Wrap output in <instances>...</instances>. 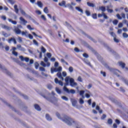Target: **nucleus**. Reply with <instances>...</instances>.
I'll return each instance as SVG.
<instances>
[{
  "label": "nucleus",
  "mask_w": 128,
  "mask_h": 128,
  "mask_svg": "<svg viewBox=\"0 0 128 128\" xmlns=\"http://www.w3.org/2000/svg\"><path fill=\"white\" fill-rule=\"evenodd\" d=\"M92 88V84H89L87 86V88L88 90H90V88Z\"/></svg>",
  "instance_id": "5fc2aeb1"
},
{
  "label": "nucleus",
  "mask_w": 128,
  "mask_h": 128,
  "mask_svg": "<svg viewBox=\"0 0 128 128\" xmlns=\"http://www.w3.org/2000/svg\"><path fill=\"white\" fill-rule=\"evenodd\" d=\"M27 28H28V30H34V28H32V26H30V25H28Z\"/></svg>",
  "instance_id": "de8ad7c7"
},
{
  "label": "nucleus",
  "mask_w": 128,
  "mask_h": 128,
  "mask_svg": "<svg viewBox=\"0 0 128 128\" xmlns=\"http://www.w3.org/2000/svg\"><path fill=\"white\" fill-rule=\"evenodd\" d=\"M20 28H22V26L20 24H18L17 26H16L14 28V32L16 34H22V30Z\"/></svg>",
  "instance_id": "20e7f679"
},
{
  "label": "nucleus",
  "mask_w": 128,
  "mask_h": 128,
  "mask_svg": "<svg viewBox=\"0 0 128 128\" xmlns=\"http://www.w3.org/2000/svg\"><path fill=\"white\" fill-rule=\"evenodd\" d=\"M56 92H58V94H62V90H60V88H56Z\"/></svg>",
  "instance_id": "a19ab883"
},
{
  "label": "nucleus",
  "mask_w": 128,
  "mask_h": 128,
  "mask_svg": "<svg viewBox=\"0 0 128 128\" xmlns=\"http://www.w3.org/2000/svg\"><path fill=\"white\" fill-rule=\"evenodd\" d=\"M100 74H102V76L106 78V73L104 72L100 71Z\"/></svg>",
  "instance_id": "f704fd0d"
},
{
  "label": "nucleus",
  "mask_w": 128,
  "mask_h": 128,
  "mask_svg": "<svg viewBox=\"0 0 128 128\" xmlns=\"http://www.w3.org/2000/svg\"><path fill=\"white\" fill-rule=\"evenodd\" d=\"M122 36H123V38H128V34H126V32H124L122 34Z\"/></svg>",
  "instance_id": "8fccbe9b"
},
{
  "label": "nucleus",
  "mask_w": 128,
  "mask_h": 128,
  "mask_svg": "<svg viewBox=\"0 0 128 128\" xmlns=\"http://www.w3.org/2000/svg\"><path fill=\"white\" fill-rule=\"evenodd\" d=\"M22 62H24L25 60L26 62H28V60H30V58H24V56H19Z\"/></svg>",
  "instance_id": "1a4fd4ad"
},
{
  "label": "nucleus",
  "mask_w": 128,
  "mask_h": 128,
  "mask_svg": "<svg viewBox=\"0 0 128 128\" xmlns=\"http://www.w3.org/2000/svg\"><path fill=\"white\" fill-rule=\"evenodd\" d=\"M44 12L45 14H48V7H45L44 8Z\"/></svg>",
  "instance_id": "e433bc0d"
},
{
  "label": "nucleus",
  "mask_w": 128,
  "mask_h": 128,
  "mask_svg": "<svg viewBox=\"0 0 128 128\" xmlns=\"http://www.w3.org/2000/svg\"><path fill=\"white\" fill-rule=\"evenodd\" d=\"M20 24H22L24 26H26V24H28V21L24 20V18H22V16H20Z\"/></svg>",
  "instance_id": "0eeeda50"
},
{
  "label": "nucleus",
  "mask_w": 128,
  "mask_h": 128,
  "mask_svg": "<svg viewBox=\"0 0 128 128\" xmlns=\"http://www.w3.org/2000/svg\"><path fill=\"white\" fill-rule=\"evenodd\" d=\"M36 13L37 14H42V12H40V10H36Z\"/></svg>",
  "instance_id": "338daca9"
},
{
  "label": "nucleus",
  "mask_w": 128,
  "mask_h": 128,
  "mask_svg": "<svg viewBox=\"0 0 128 128\" xmlns=\"http://www.w3.org/2000/svg\"><path fill=\"white\" fill-rule=\"evenodd\" d=\"M12 42H14V44H16V40L14 38H11L8 40V44H12Z\"/></svg>",
  "instance_id": "9d476101"
},
{
  "label": "nucleus",
  "mask_w": 128,
  "mask_h": 128,
  "mask_svg": "<svg viewBox=\"0 0 128 128\" xmlns=\"http://www.w3.org/2000/svg\"><path fill=\"white\" fill-rule=\"evenodd\" d=\"M46 56L48 58H52V54H50V52H48Z\"/></svg>",
  "instance_id": "e2e57ef3"
},
{
  "label": "nucleus",
  "mask_w": 128,
  "mask_h": 128,
  "mask_svg": "<svg viewBox=\"0 0 128 128\" xmlns=\"http://www.w3.org/2000/svg\"><path fill=\"white\" fill-rule=\"evenodd\" d=\"M39 70H40V72H46V68L44 67L40 66L39 68Z\"/></svg>",
  "instance_id": "79ce46f5"
},
{
  "label": "nucleus",
  "mask_w": 128,
  "mask_h": 128,
  "mask_svg": "<svg viewBox=\"0 0 128 128\" xmlns=\"http://www.w3.org/2000/svg\"><path fill=\"white\" fill-rule=\"evenodd\" d=\"M14 10L16 14H18V5L15 4L14 6Z\"/></svg>",
  "instance_id": "5701e85b"
},
{
  "label": "nucleus",
  "mask_w": 128,
  "mask_h": 128,
  "mask_svg": "<svg viewBox=\"0 0 128 128\" xmlns=\"http://www.w3.org/2000/svg\"><path fill=\"white\" fill-rule=\"evenodd\" d=\"M79 102L80 104H84V100H82V98H80L79 100Z\"/></svg>",
  "instance_id": "ea45409f"
},
{
  "label": "nucleus",
  "mask_w": 128,
  "mask_h": 128,
  "mask_svg": "<svg viewBox=\"0 0 128 128\" xmlns=\"http://www.w3.org/2000/svg\"><path fill=\"white\" fill-rule=\"evenodd\" d=\"M64 80H65V82H66V86H68V82H70V77L66 76Z\"/></svg>",
  "instance_id": "a878e982"
},
{
  "label": "nucleus",
  "mask_w": 128,
  "mask_h": 128,
  "mask_svg": "<svg viewBox=\"0 0 128 128\" xmlns=\"http://www.w3.org/2000/svg\"><path fill=\"white\" fill-rule=\"evenodd\" d=\"M4 70L5 71L6 74H8V76H12V73H10V72L8 70L4 69Z\"/></svg>",
  "instance_id": "bb28decb"
},
{
  "label": "nucleus",
  "mask_w": 128,
  "mask_h": 128,
  "mask_svg": "<svg viewBox=\"0 0 128 128\" xmlns=\"http://www.w3.org/2000/svg\"><path fill=\"white\" fill-rule=\"evenodd\" d=\"M75 8L76 10H78V12H80L82 14H84V10L80 7L76 6Z\"/></svg>",
  "instance_id": "a211bd4d"
},
{
  "label": "nucleus",
  "mask_w": 128,
  "mask_h": 128,
  "mask_svg": "<svg viewBox=\"0 0 128 128\" xmlns=\"http://www.w3.org/2000/svg\"><path fill=\"white\" fill-rule=\"evenodd\" d=\"M40 64L44 68H46V63H44V61L41 62Z\"/></svg>",
  "instance_id": "09e8293b"
},
{
  "label": "nucleus",
  "mask_w": 128,
  "mask_h": 128,
  "mask_svg": "<svg viewBox=\"0 0 128 128\" xmlns=\"http://www.w3.org/2000/svg\"><path fill=\"white\" fill-rule=\"evenodd\" d=\"M87 6H90V8H94V6H96V5H94V3L90 2H87Z\"/></svg>",
  "instance_id": "dca6fc26"
},
{
  "label": "nucleus",
  "mask_w": 128,
  "mask_h": 128,
  "mask_svg": "<svg viewBox=\"0 0 128 128\" xmlns=\"http://www.w3.org/2000/svg\"><path fill=\"white\" fill-rule=\"evenodd\" d=\"M105 66L106 68L109 70L110 72H113V74H116L117 76H120V74L116 72H120L118 70H116V69H112V68L110 67L108 64H105Z\"/></svg>",
  "instance_id": "7ed1b4c3"
},
{
  "label": "nucleus",
  "mask_w": 128,
  "mask_h": 128,
  "mask_svg": "<svg viewBox=\"0 0 128 128\" xmlns=\"http://www.w3.org/2000/svg\"><path fill=\"white\" fill-rule=\"evenodd\" d=\"M92 18L94 20H96V18H98L96 13L92 14Z\"/></svg>",
  "instance_id": "473e14b6"
},
{
  "label": "nucleus",
  "mask_w": 128,
  "mask_h": 128,
  "mask_svg": "<svg viewBox=\"0 0 128 128\" xmlns=\"http://www.w3.org/2000/svg\"><path fill=\"white\" fill-rule=\"evenodd\" d=\"M2 28H4V30H10V26L4 24L2 26Z\"/></svg>",
  "instance_id": "6ab92c4d"
},
{
  "label": "nucleus",
  "mask_w": 128,
  "mask_h": 128,
  "mask_svg": "<svg viewBox=\"0 0 128 128\" xmlns=\"http://www.w3.org/2000/svg\"><path fill=\"white\" fill-rule=\"evenodd\" d=\"M42 96H43V98H46V100H48V102H50L52 104H54V106H58V99H56V98L54 97H48L44 95Z\"/></svg>",
  "instance_id": "f03ea898"
},
{
  "label": "nucleus",
  "mask_w": 128,
  "mask_h": 128,
  "mask_svg": "<svg viewBox=\"0 0 128 128\" xmlns=\"http://www.w3.org/2000/svg\"><path fill=\"white\" fill-rule=\"evenodd\" d=\"M12 54H14V56H18V52H16V51H12Z\"/></svg>",
  "instance_id": "69168bd1"
},
{
  "label": "nucleus",
  "mask_w": 128,
  "mask_h": 128,
  "mask_svg": "<svg viewBox=\"0 0 128 128\" xmlns=\"http://www.w3.org/2000/svg\"><path fill=\"white\" fill-rule=\"evenodd\" d=\"M28 36L30 40H32V38H34V36H32V34H28Z\"/></svg>",
  "instance_id": "0e129e2a"
},
{
  "label": "nucleus",
  "mask_w": 128,
  "mask_h": 128,
  "mask_svg": "<svg viewBox=\"0 0 128 128\" xmlns=\"http://www.w3.org/2000/svg\"><path fill=\"white\" fill-rule=\"evenodd\" d=\"M118 64H119L120 66H121L122 68H126V64L124 62H123L122 61H120L118 62Z\"/></svg>",
  "instance_id": "f8f14e48"
},
{
  "label": "nucleus",
  "mask_w": 128,
  "mask_h": 128,
  "mask_svg": "<svg viewBox=\"0 0 128 128\" xmlns=\"http://www.w3.org/2000/svg\"><path fill=\"white\" fill-rule=\"evenodd\" d=\"M87 16H90V12L88 10H86L85 12Z\"/></svg>",
  "instance_id": "3c124183"
},
{
  "label": "nucleus",
  "mask_w": 128,
  "mask_h": 128,
  "mask_svg": "<svg viewBox=\"0 0 128 128\" xmlns=\"http://www.w3.org/2000/svg\"><path fill=\"white\" fill-rule=\"evenodd\" d=\"M110 36H113V38H116V34H114V32H110Z\"/></svg>",
  "instance_id": "49530a36"
},
{
  "label": "nucleus",
  "mask_w": 128,
  "mask_h": 128,
  "mask_svg": "<svg viewBox=\"0 0 128 128\" xmlns=\"http://www.w3.org/2000/svg\"><path fill=\"white\" fill-rule=\"evenodd\" d=\"M99 9L102 12H106V7L104 6H101L99 7Z\"/></svg>",
  "instance_id": "b1692460"
},
{
  "label": "nucleus",
  "mask_w": 128,
  "mask_h": 128,
  "mask_svg": "<svg viewBox=\"0 0 128 128\" xmlns=\"http://www.w3.org/2000/svg\"><path fill=\"white\" fill-rule=\"evenodd\" d=\"M8 22H12V24H16L17 22L16 20H12L10 19V18H8Z\"/></svg>",
  "instance_id": "aec40b11"
},
{
  "label": "nucleus",
  "mask_w": 128,
  "mask_h": 128,
  "mask_svg": "<svg viewBox=\"0 0 128 128\" xmlns=\"http://www.w3.org/2000/svg\"><path fill=\"white\" fill-rule=\"evenodd\" d=\"M56 76H58V78H61L62 76V72H58L56 74Z\"/></svg>",
  "instance_id": "864d4df0"
},
{
  "label": "nucleus",
  "mask_w": 128,
  "mask_h": 128,
  "mask_svg": "<svg viewBox=\"0 0 128 128\" xmlns=\"http://www.w3.org/2000/svg\"><path fill=\"white\" fill-rule=\"evenodd\" d=\"M32 34L34 36H38V38H42V36H38L34 32H32Z\"/></svg>",
  "instance_id": "c9c22d12"
},
{
  "label": "nucleus",
  "mask_w": 128,
  "mask_h": 128,
  "mask_svg": "<svg viewBox=\"0 0 128 128\" xmlns=\"http://www.w3.org/2000/svg\"><path fill=\"white\" fill-rule=\"evenodd\" d=\"M121 18H122L124 20L126 19V14H124V13L121 14Z\"/></svg>",
  "instance_id": "774afa93"
},
{
  "label": "nucleus",
  "mask_w": 128,
  "mask_h": 128,
  "mask_svg": "<svg viewBox=\"0 0 128 128\" xmlns=\"http://www.w3.org/2000/svg\"><path fill=\"white\" fill-rule=\"evenodd\" d=\"M108 124H112V118H108L107 122Z\"/></svg>",
  "instance_id": "2f4dec72"
},
{
  "label": "nucleus",
  "mask_w": 128,
  "mask_h": 128,
  "mask_svg": "<svg viewBox=\"0 0 128 128\" xmlns=\"http://www.w3.org/2000/svg\"><path fill=\"white\" fill-rule=\"evenodd\" d=\"M112 23L115 24V26H116V24H118V20H114L112 21Z\"/></svg>",
  "instance_id": "a18cd8bd"
},
{
  "label": "nucleus",
  "mask_w": 128,
  "mask_h": 128,
  "mask_svg": "<svg viewBox=\"0 0 128 128\" xmlns=\"http://www.w3.org/2000/svg\"><path fill=\"white\" fill-rule=\"evenodd\" d=\"M102 14H103V16H104V18H105V20H108V16H106V13L103 12Z\"/></svg>",
  "instance_id": "c03bdc74"
},
{
  "label": "nucleus",
  "mask_w": 128,
  "mask_h": 128,
  "mask_svg": "<svg viewBox=\"0 0 128 128\" xmlns=\"http://www.w3.org/2000/svg\"><path fill=\"white\" fill-rule=\"evenodd\" d=\"M106 118V114H103L102 116L100 118V119L102 120H104V118Z\"/></svg>",
  "instance_id": "37998d69"
},
{
  "label": "nucleus",
  "mask_w": 128,
  "mask_h": 128,
  "mask_svg": "<svg viewBox=\"0 0 128 128\" xmlns=\"http://www.w3.org/2000/svg\"><path fill=\"white\" fill-rule=\"evenodd\" d=\"M106 10L108 12H110V14L114 12V10L112 9H110V7L108 6H107Z\"/></svg>",
  "instance_id": "7c9ffc66"
},
{
  "label": "nucleus",
  "mask_w": 128,
  "mask_h": 128,
  "mask_svg": "<svg viewBox=\"0 0 128 128\" xmlns=\"http://www.w3.org/2000/svg\"><path fill=\"white\" fill-rule=\"evenodd\" d=\"M66 6H68V8L70 10H74V7L72 6V4H66Z\"/></svg>",
  "instance_id": "412c9836"
},
{
  "label": "nucleus",
  "mask_w": 128,
  "mask_h": 128,
  "mask_svg": "<svg viewBox=\"0 0 128 128\" xmlns=\"http://www.w3.org/2000/svg\"><path fill=\"white\" fill-rule=\"evenodd\" d=\"M63 89L64 92H68V94H70V90H68L66 86H64Z\"/></svg>",
  "instance_id": "cd10ccee"
},
{
  "label": "nucleus",
  "mask_w": 128,
  "mask_h": 128,
  "mask_svg": "<svg viewBox=\"0 0 128 128\" xmlns=\"http://www.w3.org/2000/svg\"><path fill=\"white\" fill-rule=\"evenodd\" d=\"M60 62H63V64H66V66H68V62H66V60H64V59L61 58Z\"/></svg>",
  "instance_id": "c85d7f7f"
},
{
  "label": "nucleus",
  "mask_w": 128,
  "mask_h": 128,
  "mask_svg": "<svg viewBox=\"0 0 128 128\" xmlns=\"http://www.w3.org/2000/svg\"><path fill=\"white\" fill-rule=\"evenodd\" d=\"M84 62L88 64V66H89L90 68H92V64H90V62L88 61V60H86L84 61Z\"/></svg>",
  "instance_id": "4be33fe9"
},
{
  "label": "nucleus",
  "mask_w": 128,
  "mask_h": 128,
  "mask_svg": "<svg viewBox=\"0 0 128 128\" xmlns=\"http://www.w3.org/2000/svg\"><path fill=\"white\" fill-rule=\"evenodd\" d=\"M114 42H116L117 44H118V42H120V40L117 39L116 37H114Z\"/></svg>",
  "instance_id": "bf43d9fd"
},
{
  "label": "nucleus",
  "mask_w": 128,
  "mask_h": 128,
  "mask_svg": "<svg viewBox=\"0 0 128 128\" xmlns=\"http://www.w3.org/2000/svg\"><path fill=\"white\" fill-rule=\"evenodd\" d=\"M107 48V50H108L109 52H112V54H114V52H114V50H112V48L108 46H106Z\"/></svg>",
  "instance_id": "f3484780"
},
{
  "label": "nucleus",
  "mask_w": 128,
  "mask_h": 128,
  "mask_svg": "<svg viewBox=\"0 0 128 128\" xmlns=\"http://www.w3.org/2000/svg\"><path fill=\"white\" fill-rule=\"evenodd\" d=\"M34 108L35 110L38 112H40L42 110V108H40V106L38 104H34Z\"/></svg>",
  "instance_id": "9b49d317"
},
{
  "label": "nucleus",
  "mask_w": 128,
  "mask_h": 128,
  "mask_svg": "<svg viewBox=\"0 0 128 128\" xmlns=\"http://www.w3.org/2000/svg\"><path fill=\"white\" fill-rule=\"evenodd\" d=\"M34 66L36 70H38V66H40V64L38 62H34Z\"/></svg>",
  "instance_id": "c756f323"
},
{
  "label": "nucleus",
  "mask_w": 128,
  "mask_h": 128,
  "mask_svg": "<svg viewBox=\"0 0 128 128\" xmlns=\"http://www.w3.org/2000/svg\"><path fill=\"white\" fill-rule=\"evenodd\" d=\"M116 16H117L118 20H122V18L118 14H116Z\"/></svg>",
  "instance_id": "6e6d98bb"
},
{
  "label": "nucleus",
  "mask_w": 128,
  "mask_h": 128,
  "mask_svg": "<svg viewBox=\"0 0 128 128\" xmlns=\"http://www.w3.org/2000/svg\"><path fill=\"white\" fill-rule=\"evenodd\" d=\"M62 70V66H59L58 68H51L50 72L51 74H54V72H61Z\"/></svg>",
  "instance_id": "39448f33"
},
{
  "label": "nucleus",
  "mask_w": 128,
  "mask_h": 128,
  "mask_svg": "<svg viewBox=\"0 0 128 128\" xmlns=\"http://www.w3.org/2000/svg\"><path fill=\"white\" fill-rule=\"evenodd\" d=\"M20 96H24V100H28V96H26L23 94H21Z\"/></svg>",
  "instance_id": "13d9d810"
},
{
  "label": "nucleus",
  "mask_w": 128,
  "mask_h": 128,
  "mask_svg": "<svg viewBox=\"0 0 128 128\" xmlns=\"http://www.w3.org/2000/svg\"><path fill=\"white\" fill-rule=\"evenodd\" d=\"M68 70L70 72H74V68H72V66L69 67Z\"/></svg>",
  "instance_id": "603ef678"
},
{
  "label": "nucleus",
  "mask_w": 128,
  "mask_h": 128,
  "mask_svg": "<svg viewBox=\"0 0 128 128\" xmlns=\"http://www.w3.org/2000/svg\"><path fill=\"white\" fill-rule=\"evenodd\" d=\"M82 56L84 58H88V54H86V53L83 54Z\"/></svg>",
  "instance_id": "052dcab7"
},
{
  "label": "nucleus",
  "mask_w": 128,
  "mask_h": 128,
  "mask_svg": "<svg viewBox=\"0 0 128 128\" xmlns=\"http://www.w3.org/2000/svg\"><path fill=\"white\" fill-rule=\"evenodd\" d=\"M36 4L38 6L39 8H41L44 6V4H42V2L40 1H38Z\"/></svg>",
  "instance_id": "2eb2a0df"
},
{
  "label": "nucleus",
  "mask_w": 128,
  "mask_h": 128,
  "mask_svg": "<svg viewBox=\"0 0 128 128\" xmlns=\"http://www.w3.org/2000/svg\"><path fill=\"white\" fill-rule=\"evenodd\" d=\"M61 98L62 100H66V102H68V98L66 96H62Z\"/></svg>",
  "instance_id": "58836bf2"
},
{
  "label": "nucleus",
  "mask_w": 128,
  "mask_h": 128,
  "mask_svg": "<svg viewBox=\"0 0 128 128\" xmlns=\"http://www.w3.org/2000/svg\"><path fill=\"white\" fill-rule=\"evenodd\" d=\"M54 82L56 84H59L60 86H64V82H62V80H58V78H54Z\"/></svg>",
  "instance_id": "423d86ee"
},
{
  "label": "nucleus",
  "mask_w": 128,
  "mask_h": 128,
  "mask_svg": "<svg viewBox=\"0 0 128 128\" xmlns=\"http://www.w3.org/2000/svg\"><path fill=\"white\" fill-rule=\"evenodd\" d=\"M72 102L73 106H76L77 102L75 100H72Z\"/></svg>",
  "instance_id": "393cba45"
},
{
  "label": "nucleus",
  "mask_w": 128,
  "mask_h": 128,
  "mask_svg": "<svg viewBox=\"0 0 128 128\" xmlns=\"http://www.w3.org/2000/svg\"><path fill=\"white\" fill-rule=\"evenodd\" d=\"M56 116L60 118L62 122L66 124L68 126H72V124H76V121L72 118L63 115L62 118L60 116V114L58 112H56Z\"/></svg>",
  "instance_id": "f257e3e1"
},
{
  "label": "nucleus",
  "mask_w": 128,
  "mask_h": 128,
  "mask_svg": "<svg viewBox=\"0 0 128 128\" xmlns=\"http://www.w3.org/2000/svg\"><path fill=\"white\" fill-rule=\"evenodd\" d=\"M70 86H77L78 84L74 82V80L72 78L70 79Z\"/></svg>",
  "instance_id": "6e6552de"
},
{
  "label": "nucleus",
  "mask_w": 128,
  "mask_h": 128,
  "mask_svg": "<svg viewBox=\"0 0 128 128\" xmlns=\"http://www.w3.org/2000/svg\"><path fill=\"white\" fill-rule=\"evenodd\" d=\"M8 1L9 2H10V4H14L16 2H14V0H8Z\"/></svg>",
  "instance_id": "680f3d73"
},
{
  "label": "nucleus",
  "mask_w": 128,
  "mask_h": 128,
  "mask_svg": "<svg viewBox=\"0 0 128 128\" xmlns=\"http://www.w3.org/2000/svg\"><path fill=\"white\" fill-rule=\"evenodd\" d=\"M58 6H64V8H66V1L64 0H62L61 3L59 2L58 3Z\"/></svg>",
  "instance_id": "4468645a"
},
{
  "label": "nucleus",
  "mask_w": 128,
  "mask_h": 128,
  "mask_svg": "<svg viewBox=\"0 0 128 128\" xmlns=\"http://www.w3.org/2000/svg\"><path fill=\"white\" fill-rule=\"evenodd\" d=\"M80 94L82 98H84V90H80Z\"/></svg>",
  "instance_id": "72a5a7b5"
},
{
  "label": "nucleus",
  "mask_w": 128,
  "mask_h": 128,
  "mask_svg": "<svg viewBox=\"0 0 128 128\" xmlns=\"http://www.w3.org/2000/svg\"><path fill=\"white\" fill-rule=\"evenodd\" d=\"M41 51L44 54V52H46V49L44 47L42 46L41 48Z\"/></svg>",
  "instance_id": "4c0bfd02"
},
{
  "label": "nucleus",
  "mask_w": 128,
  "mask_h": 128,
  "mask_svg": "<svg viewBox=\"0 0 128 128\" xmlns=\"http://www.w3.org/2000/svg\"><path fill=\"white\" fill-rule=\"evenodd\" d=\"M46 118L47 120H48L49 122L52 120V117L50 116V114H46Z\"/></svg>",
  "instance_id": "ddd939ff"
},
{
  "label": "nucleus",
  "mask_w": 128,
  "mask_h": 128,
  "mask_svg": "<svg viewBox=\"0 0 128 128\" xmlns=\"http://www.w3.org/2000/svg\"><path fill=\"white\" fill-rule=\"evenodd\" d=\"M78 80L80 82H82V76H79L78 78Z\"/></svg>",
  "instance_id": "4d7b16f0"
}]
</instances>
